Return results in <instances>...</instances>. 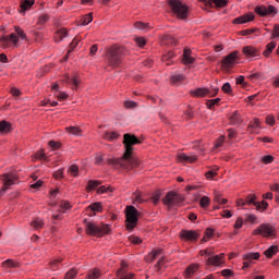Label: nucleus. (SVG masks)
<instances>
[{"mask_svg": "<svg viewBox=\"0 0 279 279\" xmlns=\"http://www.w3.org/2000/svg\"><path fill=\"white\" fill-rule=\"evenodd\" d=\"M142 141L132 133H125L123 135L124 151L121 157L109 156L106 159V165L112 167V169H123L130 173L133 169H138L143 165V160L138 156H134V145H142Z\"/></svg>", "mask_w": 279, "mask_h": 279, "instance_id": "1", "label": "nucleus"}, {"mask_svg": "<svg viewBox=\"0 0 279 279\" xmlns=\"http://www.w3.org/2000/svg\"><path fill=\"white\" fill-rule=\"evenodd\" d=\"M128 54V49L125 47L113 44L109 48H107L105 53L106 68L105 69H121V64H123V60Z\"/></svg>", "mask_w": 279, "mask_h": 279, "instance_id": "2", "label": "nucleus"}, {"mask_svg": "<svg viewBox=\"0 0 279 279\" xmlns=\"http://www.w3.org/2000/svg\"><path fill=\"white\" fill-rule=\"evenodd\" d=\"M125 220L124 226L128 232H134V229L138 226V217L141 213L134 205H129L124 210Z\"/></svg>", "mask_w": 279, "mask_h": 279, "instance_id": "3", "label": "nucleus"}, {"mask_svg": "<svg viewBox=\"0 0 279 279\" xmlns=\"http://www.w3.org/2000/svg\"><path fill=\"white\" fill-rule=\"evenodd\" d=\"M85 223V232L89 236H106V234H110L112 232V229L109 227V225H96L95 222L84 220Z\"/></svg>", "mask_w": 279, "mask_h": 279, "instance_id": "4", "label": "nucleus"}, {"mask_svg": "<svg viewBox=\"0 0 279 279\" xmlns=\"http://www.w3.org/2000/svg\"><path fill=\"white\" fill-rule=\"evenodd\" d=\"M168 5H170L172 14H174L179 21H186L189 19V5L182 3V1L169 0Z\"/></svg>", "mask_w": 279, "mask_h": 279, "instance_id": "5", "label": "nucleus"}, {"mask_svg": "<svg viewBox=\"0 0 279 279\" xmlns=\"http://www.w3.org/2000/svg\"><path fill=\"white\" fill-rule=\"evenodd\" d=\"M185 201L186 197H184V195L179 194L178 192L174 191H170L162 198V204L163 206H168L169 208H174V206H182V204H184Z\"/></svg>", "mask_w": 279, "mask_h": 279, "instance_id": "6", "label": "nucleus"}, {"mask_svg": "<svg viewBox=\"0 0 279 279\" xmlns=\"http://www.w3.org/2000/svg\"><path fill=\"white\" fill-rule=\"evenodd\" d=\"M253 236H263L264 239H271L276 236V227L271 223H262L252 232Z\"/></svg>", "mask_w": 279, "mask_h": 279, "instance_id": "7", "label": "nucleus"}, {"mask_svg": "<svg viewBox=\"0 0 279 279\" xmlns=\"http://www.w3.org/2000/svg\"><path fill=\"white\" fill-rule=\"evenodd\" d=\"M156 258L159 259L155 267L157 268V271H160V267L165 266V253H162V248H155L146 256L147 263H154Z\"/></svg>", "mask_w": 279, "mask_h": 279, "instance_id": "8", "label": "nucleus"}, {"mask_svg": "<svg viewBox=\"0 0 279 279\" xmlns=\"http://www.w3.org/2000/svg\"><path fill=\"white\" fill-rule=\"evenodd\" d=\"M191 95L196 98L217 97V95H219V87H216L213 90L208 89V87H198L193 89Z\"/></svg>", "mask_w": 279, "mask_h": 279, "instance_id": "9", "label": "nucleus"}, {"mask_svg": "<svg viewBox=\"0 0 279 279\" xmlns=\"http://www.w3.org/2000/svg\"><path fill=\"white\" fill-rule=\"evenodd\" d=\"M19 47V36L11 33L10 35H3L0 37V47L1 49H10V47Z\"/></svg>", "mask_w": 279, "mask_h": 279, "instance_id": "10", "label": "nucleus"}, {"mask_svg": "<svg viewBox=\"0 0 279 279\" xmlns=\"http://www.w3.org/2000/svg\"><path fill=\"white\" fill-rule=\"evenodd\" d=\"M223 258H226L225 253H220L219 255H211L210 257L206 258L205 265L207 267H221V265L226 263Z\"/></svg>", "mask_w": 279, "mask_h": 279, "instance_id": "11", "label": "nucleus"}, {"mask_svg": "<svg viewBox=\"0 0 279 279\" xmlns=\"http://www.w3.org/2000/svg\"><path fill=\"white\" fill-rule=\"evenodd\" d=\"M238 58H239V51L235 50V51L229 53L221 60V68L222 69H232V66H234V64H236Z\"/></svg>", "mask_w": 279, "mask_h": 279, "instance_id": "12", "label": "nucleus"}, {"mask_svg": "<svg viewBox=\"0 0 279 279\" xmlns=\"http://www.w3.org/2000/svg\"><path fill=\"white\" fill-rule=\"evenodd\" d=\"M255 14H258V16H276L278 14V10L274 5H260L255 8Z\"/></svg>", "mask_w": 279, "mask_h": 279, "instance_id": "13", "label": "nucleus"}, {"mask_svg": "<svg viewBox=\"0 0 279 279\" xmlns=\"http://www.w3.org/2000/svg\"><path fill=\"white\" fill-rule=\"evenodd\" d=\"M197 160V155H186L185 153L177 155V162H180L181 165H195Z\"/></svg>", "mask_w": 279, "mask_h": 279, "instance_id": "14", "label": "nucleus"}, {"mask_svg": "<svg viewBox=\"0 0 279 279\" xmlns=\"http://www.w3.org/2000/svg\"><path fill=\"white\" fill-rule=\"evenodd\" d=\"M2 191H8L10 186H14V183L16 182V175H14L13 173H4L2 174Z\"/></svg>", "mask_w": 279, "mask_h": 279, "instance_id": "15", "label": "nucleus"}, {"mask_svg": "<svg viewBox=\"0 0 279 279\" xmlns=\"http://www.w3.org/2000/svg\"><path fill=\"white\" fill-rule=\"evenodd\" d=\"M242 53L245 58H258V56H260V50L254 46H245L242 48Z\"/></svg>", "mask_w": 279, "mask_h": 279, "instance_id": "16", "label": "nucleus"}, {"mask_svg": "<svg viewBox=\"0 0 279 279\" xmlns=\"http://www.w3.org/2000/svg\"><path fill=\"white\" fill-rule=\"evenodd\" d=\"M251 21H254V13H246L244 15L235 17L232 23L233 25H244V23H251Z\"/></svg>", "mask_w": 279, "mask_h": 279, "instance_id": "17", "label": "nucleus"}, {"mask_svg": "<svg viewBox=\"0 0 279 279\" xmlns=\"http://www.w3.org/2000/svg\"><path fill=\"white\" fill-rule=\"evenodd\" d=\"M87 213H92L90 217H95L97 213H104V204L101 202L93 203L92 205L87 206Z\"/></svg>", "mask_w": 279, "mask_h": 279, "instance_id": "18", "label": "nucleus"}, {"mask_svg": "<svg viewBox=\"0 0 279 279\" xmlns=\"http://www.w3.org/2000/svg\"><path fill=\"white\" fill-rule=\"evenodd\" d=\"M128 271H130V264H128V262L122 259L120 262V267L116 271V278L117 279L122 278V276H125L128 274Z\"/></svg>", "mask_w": 279, "mask_h": 279, "instance_id": "19", "label": "nucleus"}, {"mask_svg": "<svg viewBox=\"0 0 279 279\" xmlns=\"http://www.w3.org/2000/svg\"><path fill=\"white\" fill-rule=\"evenodd\" d=\"M179 236L182 241H197L198 239L197 232L189 230H182Z\"/></svg>", "mask_w": 279, "mask_h": 279, "instance_id": "20", "label": "nucleus"}, {"mask_svg": "<svg viewBox=\"0 0 279 279\" xmlns=\"http://www.w3.org/2000/svg\"><path fill=\"white\" fill-rule=\"evenodd\" d=\"M244 203L246 206H255L256 210H260V202H256V194H248Z\"/></svg>", "mask_w": 279, "mask_h": 279, "instance_id": "21", "label": "nucleus"}, {"mask_svg": "<svg viewBox=\"0 0 279 279\" xmlns=\"http://www.w3.org/2000/svg\"><path fill=\"white\" fill-rule=\"evenodd\" d=\"M197 271H199V264L197 263H194V264H191L189 265L186 268H185V271H184V276L185 278H193V275L194 274H197Z\"/></svg>", "mask_w": 279, "mask_h": 279, "instance_id": "22", "label": "nucleus"}, {"mask_svg": "<svg viewBox=\"0 0 279 279\" xmlns=\"http://www.w3.org/2000/svg\"><path fill=\"white\" fill-rule=\"evenodd\" d=\"M34 3H36L35 0H21L20 13L25 14L27 10H32V7L34 5Z\"/></svg>", "mask_w": 279, "mask_h": 279, "instance_id": "23", "label": "nucleus"}, {"mask_svg": "<svg viewBox=\"0 0 279 279\" xmlns=\"http://www.w3.org/2000/svg\"><path fill=\"white\" fill-rule=\"evenodd\" d=\"M2 267H5L7 269H19L21 268V262L7 259L2 263Z\"/></svg>", "mask_w": 279, "mask_h": 279, "instance_id": "24", "label": "nucleus"}, {"mask_svg": "<svg viewBox=\"0 0 279 279\" xmlns=\"http://www.w3.org/2000/svg\"><path fill=\"white\" fill-rule=\"evenodd\" d=\"M229 120L231 125H241V123L243 122V118L241 117V113H239V111H234L230 116Z\"/></svg>", "mask_w": 279, "mask_h": 279, "instance_id": "25", "label": "nucleus"}, {"mask_svg": "<svg viewBox=\"0 0 279 279\" xmlns=\"http://www.w3.org/2000/svg\"><path fill=\"white\" fill-rule=\"evenodd\" d=\"M12 132V123L2 120L0 121V134H10Z\"/></svg>", "mask_w": 279, "mask_h": 279, "instance_id": "26", "label": "nucleus"}, {"mask_svg": "<svg viewBox=\"0 0 279 279\" xmlns=\"http://www.w3.org/2000/svg\"><path fill=\"white\" fill-rule=\"evenodd\" d=\"M247 80H251L253 84H256L258 82H263L265 80V74L263 72H255L247 76Z\"/></svg>", "mask_w": 279, "mask_h": 279, "instance_id": "27", "label": "nucleus"}, {"mask_svg": "<svg viewBox=\"0 0 279 279\" xmlns=\"http://www.w3.org/2000/svg\"><path fill=\"white\" fill-rule=\"evenodd\" d=\"M254 130H260V119L258 118H255L253 122H250L247 125V132H250V134H254Z\"/></svg>", "mask_w": 279, "mask_h": 279, "instance_id": "28", "label": "nucleus"}, {"mask_svg": "<svg viewBox=\"0 0 279 279\" xmlns=\"http://www.w3.org/2000/svg\"><path fill=\"white\" fill-rule=\"evenodd\" d=\"M192 51L191 49H184L183 51V64H193L195 62V58H192L191 56Z\"/></svg>", "mask_w": 279, "mask_h": 279, "instance_id": "29", "label": "nucleus"}, {"mask_svg": "<svg viewBox=\"0 0 279 279\" xmlns=\"http://www.w3.org/2000/svg\"><path fill=\"white\" fill-rule=\"evenodd\" d=\"M278 252H279L278 245H271L264 252V255L266 256V258H274V256H276Z\"/></svg>", "mask_w": 279, "mask_h": 279, "instance_id": "30", "label": "nucleus"}, {"mask_svg": "<svg viewBox=\"0 0 279 279\" xmlns=\"http://www.w3.org/2000/svg\"><path fill=\"white\" fill-rule=\"evenodd\" d=\"M274 49H276V41L268 43L266 49L263 51L264 58H269L274 53Z\"/></svg>", "mask_w": 279, "mask_h": 279, "instance_id": "31", "label": "nucleus"}, {"mask_svg": "<svg viewBox=\"0 0 279 279\" xmlns=\"http://www.w3.org/2000/svg\"><path fill=\"white\" fill-rule=\"evenodd\" d=\"M66 36H69V31L66 28H60L54 34V38L57 43H60V40L66 38Z\"/></svg>", "mask_w": 279, "mask_h": 279, "instance_id": "32", "label": "nucleus"}, {"mask_svg": "<svg viewBox=\"0 0 279 279\" xmlns=\"http://www.w3.org/2000/svg\"><path fill=\"white\" fill-rule=\"evenodd\" d=\"M65 132L72 134L73 136H82V129L80 126H66Z\"/></svg>", "mask_w": 279, "mask_h": 279, "instance_id": "33", "label": "nucleus"}, {"mask_svg": "<svg viewBox=\"0 0 279 279\" xmlns=\"http://www.w3.org/2000/svg\"><path fill=\"white\" fill-rule=\"evenodd\" d=\"M204 3H209V5H213L215 3L216 8H226L228 5V0H203Z\"/></svg>", "mask_w": 279, "mask_h": 279, "instance_id": "34", "label": "nucleus"}, {"mask_svg": "<svg viewBox=\"0 0 279 279\" xmlns=\"http://www.w3.org/2000/svg\"><path fill=\"white\" fill-rule=\"evenodd\" d=\"M101 181H97V180H89L87 183V186L85 187V191L87 193H90V191H95V189H97V186H100Z\"/></svg>", "mask_w": 279, "mask_h": 279, "instance_id": "35", "label": "nucleus"}, {"mask_svg": "<svg viewBox=\"0 0 279 279\" xmlns=\"http://www.w3.org/2000/svg\"><path fill=\"white\" fill-rule=\"evenodd\" d=\"M54 68H56V64L53 63H49L48 65H45L38 71L37 77H43L44 75H47V73H49V71H51V69H54Z\"/></svg>", "mask_w": 279, "mask_h": 279, "instance_id": "36", "label": "nucleus"}, {"mask_svg": "<svg viewBox=\"0 0 279 279\" xmlns=\"http://www.w3.org/2000/svg\"><path fill=\"white\" fill-rule=\"evenodd\" d=\"M101 278V270L98 268H94L89 270L88 275L85 277V279H99Z\"/></svg>", "mask_w": 279, "mask_h": 279, "instance_id": "37", "label": "nucleus"}, {"mask_svg": "<svg viewBox=\"0 0 279 279\" xmlns=\"http://www.w3.org/2000/svg\"><path fill=\"white\" fill-rule=\"evenodd\" d=\"M213 236H215V230L211 228H207L205 231V235L202 239V242L208 243V241H210V239H213Z\"/></svg>", "mask_w": 279, "mask_h": 279, "instance_id": "38", "label": "nucleus"}, {"mask_svg": "<svg viewBox=\"0 0 279 279\" xmlns=\"http://www.w3.org/2000/svg\"><path fill=\"white\" fill-rule=\"evenodd\" d=\"M31 227L35 230H41V228H45V221H43L40 218H36L31 222Z\"/></svg>", "mask_w": 279, "mask_h": 279, "instance_id": "39", "label": "nucleus"}, {"mask_svg": "<svg viewBox=\"0 0 279 279\" xmlns=\"http://www.w3.org/2000/svg\"><path fill=\"white\" fill-rule=\"evenodd\" d=\"M243 260H258L260 258V253H246L242 256Z\"/></svg>", "mask_w": 279, "mask_h": 279, "instance_id": "40", "label": "nucleus"}, {"mask_svg": "<svg viewBox=\"0 0 279 279\" xmlns=\"http://www.w3.org/2000/svg\"><path fill=\"white\" fill-rule=\"evenodd\" d=\"M89 23H93V13H87L80 20V25H89Z\"/></svg>", "mask_w": 279, "mask_h": 279, "instance_id": "41", "label": "nucleus"}, {"mask_svg": "<svg viewBox=\"0 0 279 279\" xmlns=\"http://www.w3.org/2000/svg\"><path fill=\"white\" fill-rule=\"evenodd\" d=\"M105 158H106V155L104 153H97L95 158H94V163L97 167H101V165H104Z\"/></svg>", "mask_w": 279, "mask_h": 279, "instance_id": "42", "label": "nucleus"}, {"mask_svg": "<svg viewBox=\"0 0 279 279\" xmlns=\"http://www.w3.org/2000/svg\"><path fill=\"white\" fill-rule=\"evenodd\" d=\"M214 202H216V204H219V206H223L228 202V198H221V193L215 192Z\"/></svg>", "mask_w": 279, "mask_h": 279, "instance_id": "43", "label": "nucleus"}, {"mask_svg": "<svg viewBox=\"0 0 279 279\" xmlns=\"http://www.w3.org/2000/svg\"><path fill=\"white\" fill-rule=\"evenodd\" d=\"M15 29V36H17V38H21V40H27V34H25V31H23V28H21L20 26H14Z\"/></svg>", "mask_w": 279, "mask_h": 279, "instance_id": "44", "label": "nucleus"}, {"mask_svg": "<svg viewBox=\"0 0 279 279\" xmlns=\"http://www.w3.org/2000/svg\"><path fill=\"white\" fill-rule=\"evenodd\" d=\"M68 173H70L72 178H77L80 175V167L77 165L70 166Z\"/></svg>", "mask_w": 279, "mask_h": 279, "instance_id": "45", "label": "nucleus"}, {"mask_svg": "<svg viewBox=\"0 0 279 279\" xmlns=\"http://www.w3.org/2000/svg\"><path fill=\"white\" fill-rule=\"evenodd\" d=\"M243 217H238L234 225H233V228H234V231H233V234H239V231L236 230H241V228H243Z\"/></svg>", "mask_w": 279, "mask_h": 279, "instance_id": "46", "label": "nucleus"}, {"mask_svg": "<svg viewBox=\"0 0 279 279\" xmlns=\"http://www.w3.org/2000/svg\"><path fill=\"white\" fill-rule=\"evenodd\" d=\"M162 40L166 43V45H172L175 46L178 45V39H175L173 36L171 35H165L162 37Z\"/></svg>", "mask_w": 279, "mask_h": 279, "instance_id": "47", "label": "nucleus"}, {"mask_svg": "<svg viewBox=\"0 0 279 279\" xmlns=\"http://www.w3.org/2000/svg\"><path fill=\"white\" fill-rule=\"evenodd\" d=\"M72 90H77V88H80V84H82V80L80 78V76L74 75L72 77Z\"/></svg>", "mask_w": 279, "mask_h": 279, "instance_id": "48", "label": "nucleus"}, {"mask_svg": "<svg viewBox=\"0 0 279 279\" xmlns=\"http://www.w3.org/2000/svg\"><path fill=\"white\" fill-rule=\"evenodd\" d=\"M184 80H186V77L182 74L171 76L172 84H180V83L184 82Z\"/></svg>", "mask_w": 279, "mask_h": 279, "instance_id": "49", "label": "nucleus"}, {"mask_svg": "<svg viewBox=\"0 0 279 279\" xmlns=\"http://www.w3.org/2000/svg\"><path fill=\"white\" fill-rule=\"evenodd\" d=\"M199 206L201 208H208V206H210V197L203 196L199 201Z\"/></svg>", "mask_w": 279, "mask_h": 279, "instance_id": "50", "label": "nucleus"}, {"mask_svg": "<svg viewBox=\"0 0 279 279\" xmlns=\"http://www.w3.org/2000/svg\"><path fill=\"white\" fill-rule=\"evenodd\" d=\"M129 241L133 245H141V243H143V239H141L138 235H130Z\"/></svg>", "mask_w": 279, "mask_h": 279, "instance_id": "51", "label": "nucleus"}, {"mask_svg": "<svg viewBox=\"0 0 279 279\" xmlns=\"http://www.w3.org/2000/svg\"><path fill=\"white\" fill-rule=\"evenodd\" d=\"M220 101H221V98L210 99V100H207L206 106L207 108H209V110H213V108H215V106H217V104H219Z\"/></svg>", "mask_w": 279, "mask_h": 279, "instance_id": "52", "label": "nucleus"}, {"mask_svg": "<svg viewBox=\"0 0 279 279\" xmlns=\"http://www.w3.org/2000/svg\"><path fill=\"white\" fill-rule=\"evenodd\" d=\"M225 141H226V136H223V135L219 136V138H217L214 144V149H219V147H222Z\"/></svg>", "mask_w": 279, "mask_h": 279, "instance_id": "53", "label": "nucleus"}, {"mask_svg": "<svg viewBox=\"0 0 279 279\" xmlns=\"http://www.w3.org/2000/svg\"><path fill=\"white\" fill-rule=\"evenodd\" d=\"M48 145H49V147H51V149H52L53 151H56V150L60 149V147H62V143L56 142V141H53V140L49 141V142H48Z\"/></svg>", "mask_w": 279, "mask_h": 279, "instance_id": "54", "label": "nucleus"}, {"mask_svg": "<svg viewBox=\"0 0 279 279\" xmlns=\"http://www.w3.org/2000/svg\"><path fill=\"white\" fill-rule=\"evenodd\" d=\"M77 277V269L72 268L66 274L64 279H75Z\"/></svg>", "mask_w": 279, "mask_h": 279, "instance_id": "55", "label": "nucleus"}, {"mask_svg": "<svg viewBox=\"0 0 279 279\" xmlns=\"http://www.w3.org/2000/svg\"><path fill=\"white\" fill-rule=\"evenodd\" d=\"M123 106L126 110H131L132 108H136V106H138V104L134 100H126L123 102Z\"/></svg>", "mask_w": 279, "mask_h": 279, "instance_id": "56", "label": "nucleus"}, {"mask_svg": "<svg viewBox=\"0 0 279 279\" xmlns=\"http://www.w3.org/2000/svg\"><path fill=\"white\" fill-rule=\"evenodd\" d=\"M60 208H62L63 213H66V210H71V208H73V206H71V202L62 201L60 203Z\"/></svg>", "mask_w": 279, "mask_h": 279, "instance_id": "57", "label": "nucleus"}, {"mask_svg": "<svg viewBox=\"0 0 279 279\" xmlns=\"http://www.w3.org/2000/svg\"><path fill=\"white\" fill-rule=\"evenodd\" d=\"M221 90L226 95H232V85H230V83H225L221 87Z\"/></svg>", "mask_w": 279, "mask_h": 279, "instance_id": "58", "label": "nucleus"}, {"mask_svg": "<svg viewBox=\"0 0 279 279\" xmlns=\"http://www.w3.org/2000/svg\"><path fill=\"white\" fill-rule=\"evenodd\" d=\"M135 43L140 49H143L145 45H147V39H145V37H137L135 38Z\"/></svg>", "mask_w": 279, "mask_h": 279, "instance_id": "59", "label": "nucleus"}, {"mask_svg": "<svg viewBox=\"0 0 279 279\" xmlns=\"http://www.w3.org/2000/svg\"><path fill=\"white\" fill-rule=\"evenodd\" d=\"M275 158L271 155H265L262 157L263 165H271L274 162Z\"/></svg>", "mask_w": 279, "mask_h": 279, "instance_id": "60", "label": "nucleus"}, {"mask_svg": "<svg viewBox=\"0 0 279 279\" xmlns=\"http://www.w3.org/2000/svg\"><path fill=\"white\" fill-rule=\"evenodd\" d=\"M266 123L267 125H270V126L276 125V117L274 114H268L266 117Z\"/></svg>", "mask_w": 279, "mask_h": 279, "instance_id": "61", "label": "nucleus"}, {"mask_svg": "<svg viewBox=\"0 0 279 279\" xmlns=\"http://www.w3.org/2000/svg\"><path fill=\"white\" fill-rule=\"evenodd\" d=\"M271 39L279 38V24H275L271 32Z\"/></svg>", "mask_w": 279, "mask_h": 279, "instance_id": "62", "label": "nucleus"}, {"mask_svg": "<svg viewBox=\"0 0 279 279\" xmlns=\"http://www.w3.org/2000/svg\"><path fill=\"white\" fill-rule=\"evenodd\" d=\"M199 189H204V185L202 183L185 186V191H199Z\"/></svg>", "mask_w": 279, "mask_h": 279, "instance_id": "63", "label": "nucleus"}, {"mask_svg": "<svg viewBox=\"0 0 279 279\" xmlns=\"http://www.w3.org/2000/svg\"><path fill=\"white\" fill-rule=\"evenodd\" d=\"M58 101H66L69 99V94L66 92H60L59 95H57Z\"/></svg>", "mask_w": 279, "mask_h": 279, "instance_id": "64", "label": "nucleus"}]
</instances>
